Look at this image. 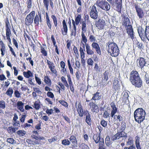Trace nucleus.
I'll return each instance as SVG.
<instances>
[{
	"label": "nucleus",
	"mask_w": 149,
	"mask_h": 149,
	"mask_svg": "<svg viewBox=\"0 0 149 149\" xmlns=\"http://www.w3.org/2000/svg\"><path fill=\"white\" fill-rule=\"evenodd\" d=\"M108 52L112 56H117L119 54V50L117 45L115 43L108 42Z\"/></svg>",
	"instance_id": "obj_4"
},
{
	"label": "nucleus",
	"mask_w": 149,
	"mask_h": 149,
	"mask_svg": "<svg viewBox=\"0 0 149 149\" xmlns=\"http://www.w3.org/2000/svg\"><path fill=\"white\" fill-rule=\"evenodd\" d=\"M85 114L84 115L86 116V122L88 125L90 126L91 124V115L87 110H85Z\"/></svg>",
	"instance_id": "obj_23"
},
{
	"label": "nucleus",
	"mask_w": 149,
	"mask_h": 149,
	"mask_svg": "<svg viewBox=\"0 0 149 149\" xmlns=\"http://www.w3.org/2000/svg\"><path fill=\"white\" fill-rule=\"evenodd\" d=\"M94 62L92 59L91 58H89L87 61V63L88 65L92 66Z\"/></svg>",
	"instance_id": "obj_62"
},
{
	"label": "nucleus",
	"mask_w": 149,
	"mask_h": 149,
	"mask_svg": "<svg viewBox=\"0 0 149 149\" xmlns=\"http://www.w3.org/2000/svg\"><path fill=\"white\" fill-rule=\"evenodd\" d=\"M121 17L122 25L127 27L128 25H129V24L130 23L128 15L124 13L122 15Z\"/></svg>",
	"instance_id": "obj_14"
},
{
	"label": "nucleus",
	"mask_w": 149,
	"mask_h": 149,
	"mask_svg": "<svg viewBox=\"0 0 149 149\" xmlns=\"http://www.w3.org/2000/svg\"><path fill=\"white\" fill-rule=\"evenodd\" d=\"M88 104L90 107L91 111L92 112L97 113L99 111L98 107L95 104V102L91 101Z\"/></svg>",
	"instance_id": "obj_16"
},
{
	"label": "nucleus",
	"mask_w": 149,
	"mask_h": 149,
	"mask_svg": "<svg viewBox=\"0 0 149 149\" xmlns=\"http://www.w3.org/2000/svg\"><path fill=\"white\" fill-rule=\"evenodd\" d=\"M51 17L52 19L53 23H54V25L56 29L58 28V23H57V18L54 15H52L51 16Z\"/></svg>",
	"instance_id": "obj_39"
},
{
	"label": "nucleus",
	"mask_w": 149,
	"mask_h": 149,
	"mask_svg": "<svg viewBox=\"0 0 149 149\" xmlns=\"http://www.w3.org/2000/svg\"><path fill=\"white\" fill-rule=\"evenodd\" d=\"M116 4V10L119 13H121L122 11V2L115 3Z\"/></svg>",
	"instance_id": "obj_35"
},
{
	"label": "nucleus",
	"mask_w": 149,
	"mask_h": 149,
	"mask_svg": "<svg viewBox=\"0 0 149 149\" xmlns=\"http://www.w3.org/2000/svg\"><path fill=\"white\" fill-rule=\"evenodd\" d=\"M62 27L61 29V32L63 36L67 34L68 31V27L67 23L65 19L62 22Z\"/></svg>",
	"instance_id": "obj_19"
},
{
	"label": "nucleus",
	"mask_w": 149,
	"mask_h": 149,
	"mask_svg": "<svg viewBox=\"0 0 149 149\" xmlns=\"http://www.w3.org/2000/svg\"><path fill=\"white\" fill-rule=\"evenodd\" d=\"M130 81L132 84L136 87L139 88L142 85V81L138 72L132 70L130 74Z\"/></svg>",
	"instance_id": "obj_1"
},
{
	"label": "nucleus",
	"mask_w": 149,
	"mask_h": 149,
	"mask_svg": "<svg viewBox=\"0 0 149 149\" xmlns=\"http://www.w3.org/2000/svg\"><path fill=\"white\" fill-rule=\"evenodd\" d=\"M137 16L139 19H142L144 16V13L143 8L138 5L137 3H133Z\"/></svg>",
	"instance_id": "obj_8"
},
{
	"label": "nucleus",
	"mask_w": 149,
	"mask_h": 149,
	"mask_svg": "<svg viewBox=\"0 0 149 149\" xmlns=\"http://www.w3.org/2000/svg\"><path fill=\"white\" fill-rule=\"evenodd\" d=\"M40 45H41L40 44ZM42 45L45 47H44L40 45V52L43 56H46L47 55V52L45 49V48H46V45L45 44H43Z\"/></svg>",
	"instance_id": "obj_31"
},
{
	"label": "nucleus",
	"mask_w": 149,
	"mask_h": 149,
	"mask_svg": "<svg viewBox=\"0 0 149 149\" xmlns=\"http://www.w3.org/2000/svg\"><path fill=\"white\" fill-rule=\"evenodd\" d=\"M129 95L127 92H125L122 98L123 101L125 104H127V102H129L128 100Z\"/></svg>",
	"instance_id": "obj_37"
},
{
	"label": "nucleus",
	"mask_w": 149,
	"mask_h": 149,
	"mask_svg": "<svg viewBox=\"0 0 149 149\" xmlns=\"http://www.w3.org/2000/svg\"><path fill=\"white\" fill-rule=\"evenodd\" d=\"M86 48L87 54L88 55H92L94 54V51L92 50L88 44H86Z\"/></svg>",
	"instance_id": "obj_30"
},
{
	"label": "nucleus",
	"mask_w": 149,
	"mask_h": 149,
	"mask_svg": "<svg viewBox=\"0 0 149 149\" xmlns=\"http://www.w3.org/2000/svg\"><path fill=\"white\" fill-rule=\"evenodd\" d=\"M46 22L47 25L50 30L51 29L52 22L48 16L47 13H46Z\"/></svg>",
	"instance_id": "obj_28"
},
{
	"label": "nucleus",
	"mask_w": 149,
	"mask_h": 149,
	"mask_svg": "<svg viewBox=\"0 0 149 149\" xmlns=\"http://www.w3.org/2000/svg\"><path fill=\"white\" fill-rule=\"evenodd\" d=\"M101 134L100 133H97L94 134L93 136V139L95 143L97 144L99 143L101 141H104V139L103 138L100 136Z\"/></svg>",
	"instance_id": "obj_20"
},
{
	"label": "nucleus",
	"mask_w": 149,
	"mask_h": 149,
	"mask_svg": "<svg viewBox=\"0 0 149 149\" xmlns=\"http://www.w3.org/2000/svg\"><path fill=\"white\" fill-rule=\"evenodd\" d=\"M26 3L28 8L30 9L32 6V0H27Z\"/></svg>",
	"instance_id": "obj_61"
},
{
	"label": "nucleus",
	"mask_w": 149,
	"mask_h": 149,
	"mask_svg": "<svg viewBox=\"0 0 149 149\" xmlns=\"http://www.w3.org/2000/svg\"><path fill=\"white\" fill-rule=\"evenodd\" d=\"M70 143V141L68 139H64L62 141L61 143L62 145L66 146L69 145Z\"/></svg>",
	"instance_id": "obj_50"
},
{
	"label": "nucleus",
	"mask_w": 149,
	"mask_h": 149,
	"mask_svg": "<svg viewBox=\"0 0 149 149\" xmlns=\"http://www.w3.org/2000/svg\"><path fill=\"white\" fill-rule=\"evenodd\" d=\"M96 4L101 9L106 11H109L110 9V5L105 0H97Z\"/></svg>",
	"instance_id": "obj_6"
},
{
	"label": "nucleus",
	"mask_w": 149,
	"mask_h": 149,
	"mask_svg": "<svg viewBox=\"0 0 149 149\" xmlns=\"http://www.w3.org/2000/svg\"><path fill=\"white\" fill-rule=\"evenodd\" d=\"M85 33H81V42L85 43V45H86V44H87L86 42H87V39L86 36L85 35Z\"/></svg>",
	"instance_id": "obj_38"
},
{
	"label": "nucleus",
	"mask_w": 149,
	"mask_h": 149,
	"mask_svg": "<svg viewBox=\"0 0 149 149\" xmlns=\"http://www.w3.org/2000/svg\"><path fill=\"white\" fill-rule=\"evenodd\" d=\"M34 17L33 21L35 26H38L39 22L41 23L42 22L41 13L38 12V14H36Z\"/></svg>",
	"instance_id": "obj_17"
},
{
	"label": "nucleus",
	"mask_w": 149,
	"mask_h": 149,
	"mask_svg": "<svg viewBox=\"0 0 149 149\" xmlns=\"http://www.w3.org/2000/svg\"><path fill=\"white\" fill-rule=\"evenodd\" d=\"M113 118L114 119L116 120H118L119 122L122 121L123 120V117L120 115H114Z\"/></svg>",
	"instance_id": "obj_53"
},
{
	"label": "nucleus",
	"mask_w": 149,
	"mask_h": 149,
	"mask_svg": "<svg viewBox=\"0 0 149 149\" xmlns=\"http://www.w3.org/2000/svg\"><path fill=\"white\" fill-rule=\"evenodd\" d=\"M17 130V128H16L14 127H8L7 129V132L8 133L13 134L15 132L16 130Z\"/></svg>",
	"instance_id": "obj_42"
},
{
	"label": "nucleus",
	"mask_w": 149,
	"mask_h": 149,
	"mask_svg": "<svg viewBox=\"0 0 149 149\" xmlns=\"http://www.w3.org/2000/svg\"><path fill=\"white\" fill-rule=\"evenodd\" d=\"M109 72L108 71H106L103 74L102 77L100 84L102 86H105L107 85V82L109 79Z\"/></svg>",
	"instance_id": "obj_9"
},
{
	"label": "nucleus",
	"mask_w": 149,
	"mask_h": 149,
	"mask_svg": "<svg viewBox=\"0 0 149 149\" xmlns=\"http://www.w3.org/2000/svg\"><path fill=\"white\" fill-rule=\"evenodd\" d=\"M61 81L65 86L67 88H69V84L65 78L64 76H62L61 78Z\"/></svg>",
	"instance_id": "obj_45"
},
{
	"label": "nucleus",
	"mask_w": 149,
	"mask_h": 149,
	"mask_svg": "<svg viewBox=\"0 0 149 149\" xmlns=\"http://www.w3.org/2000/svg\"><path fill=\"white\" fill-rule=\"evenodd\" d=\"M105 142L106 145L108 146H109L111 145L110 138L109 136H107L106 137L105 139Z\"/></svg>",
	"instance_id": "obj_51"
},
{
	"label": "nucleus",
	"mask_w": 149,
	"mask_h": 149,
	"mask_svg": "<svg viewBox=\"0 0 149 149\" xmlns=\"http://www.w3.org/2000/svg\"><path fill=\"white\" fill-rule=\"evenodd\" d=\"M49 0H43V3L46 9L48 10L49 6Z\"/></svg>",
	"instance_id": "obj_55"
},
{
	"label": "nucleus",
	"mask_w": 149,
	"mask_h": 149,
	"mask_svg": "<svg viewBox=\"0 0 149 149\" xmlns=\"http://www.w3.org/2000/svg\"><path fill=\"white\" fill-rule=\"evenodd\" d=\"M100 124L104 127H106L107 125V122L104 119L101 120L100 122Z\"/></svg>",
	"instance_id": "obj_57"
},
{
	"label": "nucleus",
	"mask_w": 149,
	"mask_h": 149,
	"mask_svg": "<svg viewBox=\"0 0 149 149\" xmlns=\"http://www.w3.org/2000/svg\"><path fill=\"white\" fill-rule=\"evenodd\" d=\"M80 45L81 47H80L79 51L80 52L81 58H83L85 57V53L84 52V51H85V45L83 43L81 42Z\"/></svg>",
	"instance_id": "obj_25"
},
{
	"label": "nucleus",
	"mask_w": 149,
	"mask_h": 149,
	"mask_svg": "<svg viewBox=\"0 0 149 149\" xmlns=\"http://www.w3.org/2000/svg\"><path fill=\"white\" fill-rule=\"evenodd\" d=\"M137 31L141 40L145 41L147 39L149 41V26H146L144 31L141 26L138 27Z\"/></svg>",
	"instance_id": "obj_5"
},
{
	"label": "nucleus",
	"mask_w": 149,
	"mask_h": 149,
	"mask_svg": "<svg viewBox=\"0 0 149 149\" xmlns=\"http://www.w3.org/2000/svg\"><path fill=\"white\" fill-rule=\"evenodd\" d=\"M44 81L46 84L49 86H51L52 85V81L49 77L47 75L44 76Z\"/></svg>",
	"instance_id": "obj_29"
},
{
	"label": "nucleus",
	"mask_w": 149,
	"mask_h": 149,
	"mask_svg": "<svg viewBox=\"0 0 149 149\" xmlns=\"http://www.w3.org/2000/svg\"><path fill=\"white\" fill-rule=\"evenodd\" d=\"M13 92V88H12L10 87L7 91L6 94L10 97L12 96V95Z\"/></svg>",
	"instance_id": "obj_44"
},
{
	"label": "nucleus",
	"mask_w": 149,
	"mask_h": 149,
	"mask_svg": "<svg viewBox=\"0 0 149 149\" xmlns=\"http://www.w3.org/2000/svg\"><path fill=\"white\" fill-rule=\"evenodd\" d=\"M98 13L96 6L94 5L93 6L90 12V17L94 19H97L98 17Z\"/></svg>",
	"instance_id": "obj_12"
},
{
	"label": "nucleus",
	"mask_w": 149,
	"mask_h": 149,
	"mask_svg": "<svg viewBox=\"0 0 149 149\" xmlns=\"http://www.w3.org/2000/svg\"><path fill=\"white\" fill-rule=\"evenodd\" d=\"M112 110L111 112V116L113 117L117 111V109L116 107L112 108Z\"/></svg>",
	"instance_id": "obj_59"
},
{
	"label": "nucleus",
	"mask_w": 149,
	"mask_h": 149,
	"mask_svg": "<svg viewBox=\"0 0 149 149\" xmlns=\"http://www.w3.org/2000/svg\"><path fill=\"white\" fill-rule=\"evenodd\" d=\"M5 24L6 26V37L7 39L8 40V45L10 49V51L11 53V54L16 57V55L12 47L10 46L11 45V40L10 37L11 36V33L10 29V25L8 18H6L5 20Z\"/></svg>",
	"instance_id": "obj_2"
},
{
	"label": "nucleus",
	"mask_w": 149,
	"mask_h": 149,
	"mask_svg": "<svg viewBox=\"0 0 149 149\" xmlns=\"http://www.w3.org/2000/svg\"><path fill=\"white\" fill-rule=\"evenodd\" d=\"M146 115L145 111L141 108L137 109L134 111V114L135 121L139 124L145 119Z\"/></svg>",
	"instance_id": "obj_3"
},
{
	"label": "nucleus",
	"mask_w": 149,
	"mask_h": 149,
	"mask_svg": "<svg viewBox=\"0 0 149 149\" xmlns=\"http://www.w3.org/2000/svg\"><path fill=\"white\" fill-rule=\"evenodd\" d=\"M26 132L24 130H19L17 131V134L21 136H24L26 134Z\"/></svg>",
	"instance_id": "obj_64"
},
{
	"label": "nucleus",
	"mask_w": 149,
	"mask_h": 149,
	"mask_svg": "<svg viewBox=\"0 0 149 149\" xmlns=\"http://www.w3.org/2000/svg\"><path fill=\"white\" fill-rule=\"evenodd\" d=\"M126 31L128 37L133 40L134 38V32L132 26L131 24L128 25L126 27Z\"/></svg>",
	"instance_id": "obj_15"
},
{
	"label": "nucleus",
	"mask_w": 149,
	"mask_h": 149,
	"mask_svg": "<svg viewBox=\"0 0 149 149\" xmlns=\"http://www.w3.org/2000/svg\"><path fill=\"white\" fill-rule=\"evenodd\" d=\"M68 77V81L69 84V86L70 89L71 91L73 93L74 92V87L73 84L72 80V79L70 75L68 74L67 75Z\"/></svg>",
	"instance_id": "obj_22"
},
{
	"label": "nucleus",
	"mask_w": 149,
	"mask_h": 149,
	"mask_svg": "<svg viewBox=\"0 0 149 149\" xmlns=\"http://www.w3.org/2000/svg\"><path fill=\"white\" fill-rule=\"evenodd\" d=\"M98 148V149H106V146L104 145V141H101L99 143Z\"/></svg>",
	"instance_id": "obj_48"
},
{
	"label": "nucleus",
	"mask_w": 149,
	"mask_h": 149,
	"mask_svg": "<svg viewBox=\"0 0 149 149\" xmlns=\"http://www.w3.org/2000/svg\"><path fill=\"white\" fill-rule=\"evenodd\" d=\"M35 14V11L33 10L26 16L25 19V22L26 25L29 26L33 22Z\"/></svg>",
	"instance_id": "obj_7"
},
{
	"label": "nucleus",
	"mask_w": 149,
	"mask_h": 149,
	"mask_svg": "<svg viewBox=\"0 0 149 149\" xmlns=\"http://www.w3.org/2000/svg\"><path fill=\"white\" fill-rule=\"evenodd\" d=\"M127 145L130 146L129 147H125L124 149H135V147L133 145L134 141L132 137L131 136H129L128 141H127Z\"/></svg>",
	"instance_id": "obj_18"
},
{
	"label": "nucleus",
	"mask_w": 149,
	"mask_h": 149,
	"mask_svg": "<svg viewBox=\"0 0 149 149\" xmlns=\"http://www.w3.org/2000/svg\"><path fill=\"white\" fill-rule=\"evenodd\" d=\"M81 15H78L75 18V20L77 23V25H78L81 19Z\"/></svg>",
	"instance_id": "obj_49"
},
{
	"label": "nucleus",
	"mask_w": 149,
	"mask_h": 149,
	"mask_svg": "<svg viewBox=\"0 0 149 149\" xmlns=\"http://www.w3.org/2000/svg\"><path fill=\"white\" fill-rule=\"evenodd\" d=\"M69 68L70 73L72 75L74 74L73 69L72 68L70 63V59H68L67 60Z\"/></svg>",
	"instance_id": "obj_43"
},
{
	"label": "nucleus",
	"mask_w": 149,
	"mask_h": 149,
	"mask_svg": "<svg viewBox=\"0 0 149 149\" xmlns=\"http://www.w3.org/2000/svg\"><path fill=\"white\" fill-rule=\"evenodd\" d=\"M69 139L71 143V148L74 149L77 147V141L76 137L73 135H72Z\"/></svg>",
	"instance_id": "obj_21"
},
{
	"label": "nucleus",
	"mask_w": 149,
	"mask_h": 149,
	"mask_svg": "<svg viewBox=\"0 0 149 149\" xmlns=\"http://www.w3.org/2000/svg\"><path fill=\"white\" fill-rule=\"evenodd\" d=\"M0 45L1 46L0 51L1 52L2 56H3L5 54L6 51V47L3 42L1 40H0Z\"/></svg>",
	"instance_id": "obj_27"
},
{
	"label": "nucleus",
	"mask_w": 149,
	"mask_h": 149,
	"mask_svg": "<svg viewBox=\"0 0 149 149\" xmlns=\"http://www.w3.org/2000/svg\"><path fill=\"white\" fill-rule=\"evenodd\" d=\"M119 139L120 138L117 133L112 136L111 137V140L113 141H114L117 139Z\"/></svg>",
	"instance_id": "obj_63"
},
{
	"label": "nucleus",
	"mask_w": 149,
	"mask_h": 149,
	"mask_svg": "<svg viewBox=\"0 0 149 149\" xmlns=\"http://www.w3.org/2000/svg\"><path fill=\"white\" fill-rule=\"evenodd\" d=\"M55 66H54L49 68L51 71L52 73L53 74H54L55 76L57 75V71L56 69H55Z\"/></svg>",
	"instance_id": "obj_52"
},
{
	"label": "nucleus",
	"mask_w": 149,
	"mask_h": 149,
	"mask_svg": "<svg viewBox=\"0 0 149 149\" xmlns=\"http://www.w3.org/2000/svg\"><path fill=\"white\" fill-rule=\"evenodd\" d=\"M58 102L63 106L64 107L66 108H68V104L65 100H60L58 101Z\"/></svg>",
	"instance_id": "obj_46"
},
{
	"label": "nucleus",
	"mask_w": 149,
	"mask_h": 149,
	"mask_svg": "<svg viewBox=\"0 0 149 149\" xmlns=\"http://www.w3.org/2000/svg\"><path fill=\"white\" fill-rule=\"evenodd\" d=\"M24 77L26 78H29L30 77H32L33 74L31 71L28 70L27 72L24 71L23 72Z\"/></svg>",
	"instance_id": "obj_33"
},
{
	"label": "nucleus",
	"mask_w": 149,
	"mask_h": 149,
	"mask_svg": "<svg viewBox=\"0 0 149 149\" xmlns=\"http://www.w3.org/2000/svg\"><path fill=\"white\" fill-rule=\"evenodd\" d=\"M6 103L3 100L0 101V108L4 109L6 108Z\"/></svg>",
	"instance_id": "obj_56"
},
{
	"label": "nucleus",
	"mask_w": 149,
	"mask_h": 149,
	"mask_svg": "<svg viewBox=\"0 0 149 149\" xmlns=\"http://www.w3.org/2000/svg\"><path fill=\"white\" fill-rule=\"evenodd\" d=\"M105 21L102 19H99L95 23V25L99 30H101L104 29L106 25Z\"/></svg>",
	"instance_id": "obj_11"
},
{
	"label": "nucleus",
	"mask_w": 149,
	"mask_h": 149,
	"mask_svg": "<svg viewBox=\"0 0 149 149\" xmlns=\"http://www.w3.org/2000/svg\"><path fill=\"white\" fill-rule=\"evenodd\" d=\"M72 24L73 26V29L71 30V32L70 35L71 36H75L77 34V27L76 26L77 24Z\"/></svg>",
	"instance_id": "obj_36"
},
{
	"label": "nucleus",
	"mask_w": 149,
	"mask_h": 149,
	"mask_svg": "<svg viewBox=\"0 0 149 149\" xmlns=\"http://www.w3.org/2000/svg\"><path fill=\"white\" fill-rule=\"evenodd\" d=\"M136 63L137 66L142 69L146 66V61L144 58L140 57L138 58L136 60Z\"/></svg>",
	"instance_id": "obj_10"
},
{
	"label": "nucleus",
	"mask_w": 149,
	"mask_h": 149,
	"mask_svg": "<svg viewBox=\"0 0 149 149\" xmlns=\"http://www.w3.org/2000/svg\"><path fill=\"white\" fill-rule=\"evenodd\" d=\"M81 33H86L87 30L86 22L85 21H82L81 23Z\"/></svg>",
	"instance_id": "obj_34"
},
{
	"label": "nucleus",
	"mask_w": 149,
	"mask_h": 149,
	"mask_svg": "<svg viewBox=\"0 0 149 149\" xmlns=\"http://www.w3.org/2000/svg\"><path fill=\"white\" fill-rule=\"evenodd\" d=\"M135 144L136 147H141L140 144V138L139 136L137 135L135 137Z\"/></svg>",
	"instance_id": "obj_40"
},
{
	"label": "nucleus",
	"mask_w": 149,
	"mask_h": 149,
	"mask_svg": "<svg viewBox=\"0 0 149 149\" xmlns=\"http://www.w3.org/2000/svg\"><path fill=\"white\" fill-rule=\"evenodd\" d=\"M121 131L120 132L117 133L120 138L121 137H124L125 138H126L127 137V133L124 132V131Z\"/></svg>",
	"instance_id": "obj_41"
},
{
	"label": "nucleus",
	"mask_w": 149,
	"mask_h": 149,
	"mask_svg": "<svg viewBox=\"0 0 149 149\" xmlns=\"http://www.w3.org/2000/svg\"><path fill=\"white\" fill-rule=\"evenodd\" d=\"M93 96L91 100H99L101 98V95L100 92H97L93 95Z\"/></svg>",
	"instance_id": "obj_26"
},
{
	"label": "nucleus",
	"mask_w": 149,
	"mask_h": 149,
	"mask_svg": "<svg viewBox=\"0 0 149 149\" xmlns=\"http://www.w3.org/2000/svg\"><path fill=\"white\" fill-rule=\"evenodd\" d=\"M126 127V124L124 121H122L121 123L120 130L124 131Z\"/></svg>",
	"instance_id": "obj_58"
},
{
	"label": "nucleus",
	"mask_w": 149,
	"mask_h": 149,
	"mask_svg": "<svg viewBox=\"0 0 149 149\" xmlns=\"http://www.w3.org/2000/svg\"><path fill=\"white\" fill-rule=\"evenodd\" d=\"M91 46L93 49H95L97 54L99 55L101 54L100 49L98 44L95 42L92 43Z\"/></svg>",
	"instance_id": "obj_24"
},
{
	"label": "nucleus",
	"mask_w": 149,
	"mask_h": 149,
	"mask_svg": "<svg viewBox=\"0 0 149 149\" xmlns=\"http://www.w3.org/2000/svg\"><path fill=\"white\" fill-rule=\"evenodd\" d=\"M79 147L82 149H89L88 146L84 143L81 144Z\"/></svg>",
	"instance_id": "obj_54"
},
{
	"label": "nucleus",
	"mask_w": 149,
	"mask_h": 149,
	"mask_svg": "<svg viewBox=\"0 0 149 149\" xmlns=\"http://www.w3.org/2000/svg\"><path fill=\"white\" fill-rule=\"evenodd\" d=\"M77 104L76 102L75 103V107L79 116L80 117H82L85 114V110L84 111L83 108L81 105V102H79L77 105Z\"/></svg>",
	"instance_id": "obj_13"
},
{
	"label": "nucleus",
	"mask_w": 149,
	"mask_h": 149,
	"mask_svg": "<svg viewBox=\"0 0 149 149\" xmlns=\"http://www.w3.org/2000/svg\"><path fill=\"white\" fill-rule=\"evenodd\" d=\"M17 108L18 109L22 112L24 111V103L22 101H18L17 103Z\"/></svg>",
	"instance_id": "obj_32"
},
{
	"label": "nucleus",
	"mask_w": 149,
	"mask_h": 149,
	"mask_svg": "<svg viewBox=\"0 0 149 149\" xmlns=\"http://www.w3.org/2000/svg\"><path fill=\"white\" fill-rule=\"evenodd\" d=\"M120 88V85L119 84H113L112 86V89L113 91L115 92H118L119 91Z\"/></svg>",
	"instance_id": "obj_47"
},
{
	"label": "nucleus",
	"mask_w": 149,
	"mask_h": 149,
	"mask_svg": "<svg viewBox=\"0 0 149 149\" xmlns=\"http://www.w3.org/2000/svg\"><path fill=\"white\" fill-rule=\"evenodd\" d=\"M13 125L15 127V128H17V130L18 129V127H20V124L19 121H16L13 122Z\"/></svg>",
	"instance_id": "obj_60"
}]
</instances>
